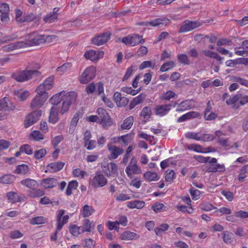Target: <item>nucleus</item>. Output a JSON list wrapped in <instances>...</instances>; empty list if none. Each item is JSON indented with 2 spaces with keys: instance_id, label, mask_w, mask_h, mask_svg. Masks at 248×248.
Returning a JSON list of instances; mask_svg holds the SVG:
<instances>
[{
  "instance_id": "59",
  "label": "nucleus",
  "mask_w": 248,
  "mask_h": 248,
  "mask_svg": "<svg viewBox=\"0 0 248 248\" xmlns=\"http://www.w3.org/2000/svg\"><path fill=\"white\" fill-rule=\"evenodd\" d=\"M231 80L238 82L241 85L248 88V80L247 79L234 76L232 78Z\"/></svg>"
},
{
  "instance_id": "58",
  "label": "nucleus",
  "mask_w": 248,
  "mask_h": 248,
  "mask_svg": "<svg viewBox=\"0 0 248 248\" xmlns=\"http://www.w3.org/2000/svg\"><path fill=\"white\" fill-rule=\"evenodd\" d=\"M231 213V210L226 207H221L215 212V213L217 214L218 216H220L223 215H230Z\"/></svg>"
},
{
  "instance_id": "26",
  "label": "nucleus",
  "mask_w": 248,
  "mask_h": 248,
  "mask_svg": "<svg viewBox=\"0 0 248 248\" xmlns=\"http://www.w3.org/2000/svg\"><path fill=\"white\" fill-rule=\"evenodd\" d=\"M95 212L94 208L88 204L84 205L80 209V214L83 217H88L93 215Z\"/></svg>"
},
{
  "instance_id": "31",
  "label": "nucleus",
  "mask_w": 248,
  "mask_h": 248,
  "mask_svg": "<svg viewBox=\"0 0 248 248\" xmlns=\"http://www.w3.org/2000/svg\"><path fill=\"white\" fill-rule=\"evenodd\" d=\"M82 114L80 112H77L74 114L70 124L69 132L71 134H73L74 133L79 118L82 117Z\"/></svg>"
},
{
  "instance_id": "25",
  "label": "nucleus",
  "mask_w": 248,
  "mask_h": 248,
  "mask_svg": "<svg viewBox=\"0 0 248 248\" xmlns=\"http://www.w3.org/2000/svg\"><path fill=\"white\" fill-rule=\"evenodd\" d=\"M65 163L62 162H53L48 164L46 167V171L55 172L61 170Z\"/></svg>"
},
{
  "instance_id": "2",
  "label": "nucleus",
  "mask_w": 248,
  "mask_h": 248,
  "mask_svg": "<svg viewBox=\"0 0 248 248\" xmlns=\"http://www.w3.org/2000/svg\"><path fill=\"white\" fill-rule=\"evenodd\" d=\"M39 74L37 70H25L18 71L12 74V78L18 82L27 81L31 79L33 76Z\"/></svg>"
},
{
  "instance_id": "35",
  "label": "nucleus",
  "mask_w": 248,
  "mask_h": 248,
  "mask_svg": "<svg viewBox=\"0 0 248 248\" xmlns=\"http://www.w3.org/2000/svg\"><path fill=\"white\" fill-rule=\"evenodd\" d=\"M69 232L72 236L78 237L79 235L83 233V230L81 226L73 224L70 226Z\"/></svg>"
},
{
  "instance_id": "22",
  "label": "nucleus",
  "mask_w": 248,
  "mask_h": 248,
  "mask_svg": "<svg viewBox=\"0 0 248 248\" xmlns=\"http://www.w3.org/2000/svg\"><path fill=\"white\" fill-rule=\"evenodd\" d=\"M194 106V101L192 100H186L181 102L176 108V111H184L189 109Z\"/></svg>"
},
{
  "instance_id": "36",
  "label": "nucleus",
  "mask_w": 248,
  "mask_h": 248,
  "mask_svg": "<svg viewBox=\"0 0 248 248\" xmlns=\"http://www.w3.org/2000/svg\"><path fill=\"white\" fill-rule=\"evenodd\" d=\"M169 22V20L168 19H155L149 22L146 23V26H152L153 27H157L161 24H167Z\"/></svg>"
},
{
  "instance_id": "46",
  "label": "nucleus",
  "mask_w": 248,
  "mask_h": 248,
  "mask_svg": "<svg viewBox=\"0 0 248 248\" xmlns=\"http://www.w3.org/2000/svg\"><path fill=\"white\" fill-rule=\"evenodd\" d=\"M6 197L11 202H16L21 201V198L14 192H9L7 193Z\"/></svg>"
},
{
  "instance_id": "52",
  "label": "nucleus",
  "mask_w": 248,
  "mask_h": 248,
  "mask_svg": "<svg viewBox=\"0 0 248 248\" xmlns=\"http://www.w3.org/2000/svg\"><path fill=\"white\" fill-rule=\"evenodd\" d=\"M237 95L238 105H244L248 102V96L246 94L238 93Z\"/></svg>"
},
{
  "instance_id": "56",
  "label": "nucleus",
  "mask_w": 248,
  "mask_h": 248,
  "mask_svg": "<svg viewBox=\"0 0 248 248\" xmlns=\"http://www.w3.org/2000/svg\"><path fill=\"white\" fill-rule=\"evenodd\" d=\"M14 176L12 175H5L0 177V183L4 184H9L13 182Z\"/></svg>"
},
{
  "instance_id": "33",
  "label": "nucleus",
  "mask_w": 248,
  "mask_h": 248,
  "mask_svg": "<svg viewBox=\"0 0 248 248\" xmlns=\"http://www.w3.org/2000/svg\"><path fill=\"white\" fill-rule=\"evenodd\" d=\"M143 177L147 182L157 181L159 179L157 173L151 171H147L144 173Z\"/></svg>"
},
{
  "instance_id": "42",
  "label": "nucleus",
  "mask_w": 248,
  "mask_h": 248,
  "mask_svg": "<svg viewBox=\"0 0 248 248\" xmlns=\"http://www.w3.org/2000/svg\"><path fill=\"white\" fill-rule=\"evenodd\" d=\"M78 185V182L76 180L69 182L66 190V194L68 196L71 195L72 194V191L77 189Z\"/></svg>"
},
{
  "instance_id": "5",
  "label": "nucleus",
  "mask_w": 248,
  "mask_h": 248,
  "mask_svg": "<svg viewBox=\"0 0 248 248\" xmlns=\"http://www.w3.org/2000/svg\"><path fill=\"white\" fill-rule=\"evenodd\" d=\"M96 75V68L93 66L87 67L79 77V81L81 84H86L93 79Z\"/></svg>"
},
{
  "instance_id": "3",
  "label": "nucleus",
  "mask_w": 248,
  "mask_h": 248,
  "mask_svg": "<svg viewBox=\"0 0 248 248\" xmlns=\"http://www.w3.org/2000/svg\"><path fill=\"white\" fill-rule=\"evenodd\" d=\"M127 176L129 178H133L135 175L141 173V169L137 164V161L135 157H133L128 165L125 170Z\"/></svg>"
},
{
  "instance_id": "29",
  "label": "nucleus",
  "mask_w": 248,
  "mask_h": 248,
  "mask_svg": "<svg viewBox=\"0 0 248 248\" xmlns=\"http://www.w3.org/2000/svg\"><path fill=\"white\" fill-rule=\"evenodd\" d=\"M14 94L19 101H21L26 100L30 96L29 91L23 89H18L15 91Z\"/></svg>"
},
{
  "instance_id": "47",
  "label": "nucleus",
  "mask_w": 248,
  "mask_h": 248,
  "mask_svg": "<svg viewBox=\"0 0 248 248\" xmlns=\"http://www.w3.org/2000/svg\"><path fill=\"white\" fill-rule=\"evenodd\" d=\"M29 170V167L26 164H21L16 166L14 172L18 174H25Z\"/></svg>"
},
{
  "instance_id": "1",
  "label": "nucleus",
  "mask_w": 248,
  "mask_h": 248,
  "mask_svg": "<svg viewBox=\"0 0 248 248\" xmlns=\"http://www.w3.org/2000/svg\"><path fill=\"white\" fill-rule=\"evenodd\" d=\"M77 93L74 91H62L52 95L49 100L50 104L58 105L62 102L60 112L64 114L69 110L70 106L77 101Z\"/></svg>"
},
{
  "instance_id": "45",
  "label": "nucleus",
  "mask_w": 248,
  "mask_h": 248,
  "mask_svg": "<svg viewBox=\"0 0 248 248\" xmlns=\"http://www.w3.org/2000/svg\"><path fill=\"white\" fill-rule=\"evenodd\" d=\"M134 122V118L132 116H129L126 118L121 125V128L123 129H129L132 127Z\"/></svg>"
},
{
  "instance_id": "64",
  "label": "nucleus",
  "mask_w": 248,
  "mask_h": 248,
  "mask_svg": "<svg viewBox=\"0 0 248 248\" xmlns=\"http://www.w3.org/2000/svg\"><path fill=\"white\" fill-rule=\"evenodd\" d=\"M46 154V150L45 148H42L34 152V157L37 159H41L44 157Z\"/></svg>"
},
{
  "instance_id": "20",
  "label": "nucleus",
  "mask_w": 248,
  "mask_h": 248,
  "mask_svg": "<svg viewBox=\"0 0 248 248\" xmlns=\"http://www.w3.org/2000/svg\"><path fill=\"white\" fill-rule=\"evenodd\" d=\"M108 148L110 152L109 158L111 159L117 158L124 152L123 149L110 143L108 144Z\"/></svg>"
},
{
  "instance_id": "37",
  "label": "nucleus",
  "mask_w": 248,
  "mask_h": 248,
  "mask_svg": "<svg viewBox=\"0 0 248 248\" xmlns=\"http://www.w3.org/2000/svg\"><path fill=\"white\" fill-rule=\"evenodd\" d=\"M72 67V64L67 62L63 64L62 66L56 69V72L60 75H62L66 72L69 71Z\"/></svg>"
},
{
  "instance_id": "61",
  "label": "nucleus",
  "mask_w": 248,
  "mask_h": 248,
  "mask_svg": "<svg viewBox=\"0 0 248 248\" xmlns=\"http://www.w3.org/2000/svg\"><path fill=\"white\" fill-rule=\"evenodd\" d=\"M217 115L213 112H210L209 108H207L204 113V118L206 120L210 121L215 119Z\"/></svg>"
},
{
  "instance_id": "28",
  "label": "nucleus",
  "mask_w": 248,
  "mask_h": 248,
  "mask_svg": "<svg viewBox=\"0 0 248 248\" xmlns=\"http://www.w3.org/2000/svg\"><path fill=\"white\" fill-rule=\"evenodd\" d=\"M42 185L45 188H52L58 184V180L55 178H47L42 180Z\"/></svg>"
},
{
  "instance_id": "50",
  "label": "nucleus",
  "mask_w": 248,
  "mask_h": 248,
  "mask_svg": "<svg viewBox=\"0 0 248 248\" xmlns=\"http://www.w3.org/2000/svg\"><path fill=\"white\" fill-rule=\"evenodd\" d=\"M106 225L108 227V229L110 231L114 230L116 231L117 232H119V225L118 223V221H108L106 223Z\"/></svg>"
},
{
  "instance_id": "38",
  "label": "nucleus",
  "mask_w": 248,
  "mask_h": 248,
  "mask_svg": "<svg viewBox=\"0 0 248 248\" xmlns=\"http://www.w3.org/2000/svg\"><path fill=\"white\" fill-rule=\"evenodd\" d=\"M30 139L40 141L45 139L44 135L38 130H34L31 132L29 136Z\"/></svg>"
},
{
  "instance_id": "32",
  "label": "nucleus",
  "mask_w": 248,
  "mask_h": 248,
  "mask_svg": "<svg viewBox=\"0 0 248 248\" xmlns=\"http://www.w3.org/2000/svg\"><path fill=\"white\" fill-rule=\"evenodd\" d=\"M139 238V236L137 233L130 231H125L123 232L120 236V239L124 241L137 239Z\"/></svg>"
},
{
  "instance_id": "62",
  "label": "nucleus",
  "mask_w": 248,
  "mask_h": 248,
  "mask_svg": "<svg viewBox=\"0 0 248 248\" xmlns=\"http://www.w3.org/2000/svg\"><path fill=\"white\" fill-rule=\"evenodd\" d=\"M151 114V109L149 107H145L141 110L140 116L144 119H148Z\"/></svg>"
},
{
  "instance_id": "10",
  "label": "nucleus",
  "mask_w": 248,
  "mask_h": 248,
  "mask_svg": "<svg viewBox=\"0 0 248 248\" xmlns=\"http://www.w3.org/2000/svg\"><path fill=\"white\" fill-rule=\"evenodd\" d=\"M122 42L127 46H133L140 43H144V40L142 39L141 36L133 34L124 37L122 39Z\"/></svg>"
},
{
  "instance_id": "9",
  "label": "nucleus",
  "mask_w": 248,
  "mask_h": 248,
  "mask_svg": "<svg viewBox=\"0 0 248 248\" xmlns=\"http://www.w3.org/2000/svg\"><path fill=\"white\" fill-rule=\"evenodd\" d=\"M185 137L187 139H193L197 141H209L215 139L214 136L208 134H201L193 132L185 134Z\"/></svg>"
},
{
  "instance_id": "19",
  "label": "nucleus",
  "mask_w": 248,
  "mask_h": 248,
  "mask_svg": "<svg viewBox=\"0 0 248 248\" xmlns=\"http://www.w3.org/2000/svg\"><path fill=\"white\" fill-rule=\"evenodd\" d=\"M15 108V106L8 98L4 97L0 100V110L12 111Z\"/></svg>"
},
{
  "instance_id": "18",
  "label": "nucleus",
  "mask_w": 248,
  "mask_h": 248,
  "mask_svg": "<svg viewBox=\"0 0 248 248\" xmlns=\"http://www.w3.org/2000/svg\"><path fill=\"white\" fill-rule=\"evenodd\" d=\"M113 99L116 105L119 108L124 107L129 102V100L127 97L122 96L121 93L118 92H116L114 93Z\"/></svg>"
},
{
  "instance_id": "23",
  "label": "nucleus",
  "mask_w": 248,
  "mask_h": 248,
  "mask_svg": "<svg viewBox=\"0 0 248 248\" xmlns=\"http://www.w3.org/2000/svg\"><path fill=\"white\" fill-rule=\"evenodd\" d=\"M172 104L158 106L155 108V114L159 116L166 115L171 109Z\"/></svg>"
},
{
  "instance_id": "16",
  "label": "nucleus",
  "mask_w": 248,
  "mask_h": 248,
  "mask_svg": "<svg viewBox=\"0 0 248 248\" xmlns=\"http://www.w3.org/2000/svg\"><path fill=\"white\" fill-rule=\"evenodd\" d=\"M107 181V179L103 174H96L90 182V184L94 187H99L105 186Z\"/></svg>"
},
{
  "instance_id": "14",
  "label": "nucleus",
  "mask_w": 248,
  "mask_h": 248,
  "mask_svg": "<svg viewBox=\"0 0 248 248\" xmlns=\"http://www.w3.org/2000/svg\"><path fill=\"white\" fill-rule=\"evenodd\" d=\"M110 35L111 34L109 32L100 34L92 38V42L96 46L103 45L109 40Z\"/></svg>"
},
{
  "instance_id": "51",
  "label": "nucleus",
  "mask_w": 248,
  "mask_h": 248,
  "mask_svg": "<svg viewBox=\"0 0 248 248\" xmlns=\"http://www.w3.org/2000/svg\"><path fill=\"white\" fill-rule=\"evenodd\" d=\"M82 245L84 248H94L95 245V242L91 238H86L82 240Z\"/></svg>"
},
{
  "instance_id": "53",
  "label": "nucleus",
  "mask_w": 248,
  "mask_h": 248,
  "mask_svg": "<svg viewBox=\"0 0 248 248\" xmlns=\"http://www.w3.org/2000/svg\"><path fill=\"white\" fill-rule=\"evenodd\" d=\"M189 193L192 199L196 201L201 198L202 192L198 189L191 188L189 190Z\"/></svg>"
},
{
  "instance_id": "30",
  "label": "nucleus",
  "mask_w": 248,
  "mask_h": 248,
  "mask_svg": "<svg viewBox=\"0 0 248 248\" xmlns=\"http://www.w3.org/2000/svg\"><path fill=\"white\" fill-rule=\"evenodd\" d=\"M59 120L57 108L53 106L50 110L48 121L50 123L55 124L58 122Z\"/></svg>"
},
{
  "instance_id": "6",
  "label": "nucleus",
  "mask_w": 248,
  "mask_h": 248,
  "mask_svg": "<svg viewBox=\"0 0 248 248\" xmlns=\"http://www.w3.org/2000/svg\"><path fill=\"white\" fill-rule=\"evenodd\" d=\"M54 80V76L49 77L36 88L35 92L39 94H48L46 91L50 90L53 87Z\"/></svg>"
},
{
  "instance_id": "40",
  "label": "nucleus",
  "mask_w": 248,
  "mask_h": 248,
  "mask_svg": "<svg viewBox=\"0 0 248 248\" xmlns=\"http://www.w3.org/2000/svg\"><path fill=\"white\" fill-rule=\"evenodd\" d=\"M21 184L22 185L31 189H34L37 185V182L35 180L31 179H26L22 180L21 181Z\"/></svg>"
},
{
  "instance_id": "8",
  "label": "nucleus",
  "mask_w": 248,
  "mask_h": 248,
  "mask_svg": "<svg viewBox=\"0 0 248 248\" xmlns=\"http://www.w3.org/2000/svg\"><path fill=\"white\" fill-rule=\"evenodd\" d=\"M97 112L99 116V123H100L104 128H107L112 124V120L106 110L102 108H99Z\"/></svg>"
},
{
  "instance_id": "24",
  "label": "nucleus",
  "mask_w": 248,
  "mask_h": 248,
  "mask_svg": "<svg viewBox=\"0 0 248 248\" xmlns=\"http://www.w3.org/2000/svg\"><path fill=\"white\" fill-rule=\"evenodd\" d=\"M102 170L107 176H110L117 173V166L114 163L111 162L107 166H103Z\"/></svg>"
},
{
  "instance_id": "63",
  "label": "nucleus",
  "mask_w": 248,
  "mask_h": 248,
  "mask_svg": "<svg viewBox=\"0 0 248 248\" xmlns=\"http://www.w3.org/2000/svg\"><path fill=\"white\" fill-rule=\"evenodd\" d=\"M57 20V14H49L44 18V20L46 23H53Z\"/></svg>"
},
{
  "instance_id": "21",
  "label": "nucleus",
  "mask_w": 248,
  "mask_h": 248,
  "mask_svg": "<svg viewBox=\"0 0 248 248\" xmlns=\"http://www.w3.org/2000/svg\"><path fill=\"white\" fill-rule=\"evenodd\" d=\"M26 47V45L24 41H19L5 45L2 47L4 51H11L17 49Z\"/></svg>"
},
{
  "instance_id": "4",
  "label": "nucleus",
  "mask_w": 248,
  "mask_h": 248,
  "mask_svg": "<svg viewBox=\"0 0 248 248\" xmlns=\"http://www.w3.org/2000/svg\"><path fill=\"white\" fill-rule=\"evenodd\" d=\"M26 47L45 43V35H37L32 33L25 36Z\"/></svg>"
},
{
  "instance_id": "57",
  "label": "nucleus",
  "mask_w": 248,
  "mask_h": 248,
  "mask_svg": "<svg viewBox=\"0 0 248 248\" xmlns=\"http://www.w3.org/2000/svg\"><path fill=\"white\" fill-rule=\"evenodd\" d=\"M46 218L43 217H37L31 219L30 223L32 225H39L45 223L46 222Z\"/></svg>"
},
{
  "instance_id": "39",
  "label": "nucleus",
  "mask_w": 248,
  "mask_h": 248,
  "mask_svg": "<svg viewBox=\"0 0 248 248\" xmlns=\"http://www.w3.org/2000/svg\"><path fill=\"white\" fill-rule=\"evenodd\" d=\"M81 227L83 230V232H91L94 229V224L89 219H86L84 221L83 226Z\"/></svg>"
},
{
  "instance_id": "27",
  "label": "nucleus",
  "mask_w": 248,
  "mask_h": 248,
  "mask_svg": "<svg viewBox=\"0 0 248 248\" xmlns=\"http://www.w3.org/2000/svg\"><path fill=\"white\" fill-rule=\"evenodd\" d=\"M205 170L208 172H221L225 170V168L223 164H217L213 165L210 164L206 167Z\"/></svg>"
},
{
  "instance_id": "11",
  "label": "nucleus",
  "mask_w": 248,
  "mask_h": 248,
  "mask_svg": "<svg viewBox=\"0 0 248 248\" xmlns=\"http://www.w3.org/2000/svg\"><path fill=\"white\" fill-rule=\"evenodd\" d=\"M48 94H39L37 93L35 96L31 100L30 107L32 109L41 108L47 101Z\"/></svg>"
},
{
  "instance_id": "15",
  "label": "nucleus",
  "mask_w": 248,
  "mask_h": 248,
  "mask_svg": "<svg viewBox=\"0 0 248 248\" xmlns=\"http://www.w3.org/2000/svg\"><path fill=\"white\" fill-rule=\"evenodd\" d=\"M202 25V23L198 21H185L179 30L180 32H186L196 29Z\"/></svg>"
},
{
  "instance_id": "13",
  "label": "nucleus",
  "mask_w": 248,
  "mask_h": 248,
  "mask_svg": "<svg viewBox=\"0 0 248 248\" xmlns=\"http://www.w3.org/2000/svg\"><path fill=\"white\" fill-rule=\"evenodd\" d=\"M104 52L103 51H95L90 50L86 52L84 56L86 59L90 60L93 62H97L104 56Z\"/></svg>"
},
{
  "instance_id": "12",
  "label": "nucleus",
  "mask_w": 248,
  "mask_h": 248,
  "mask_svg": "<svg viewBox=\"0 0 248 248\" xmlns=\"http://www.w3.org/2000/svg\"><path fill=\"white\" fill-rule=\"evenodd\" d=\"M65 210L60 209L56 213L57 230L60 231L63 226L66 224L69 219L68 215H64Z\"/></svg>"
},
{
  "instance_id": "34",
  "label": "nucleus",
  "mask_w": 248,
  "mask_h": 248,
  "mask_svg": "<svg viewBox=\"0 0 248 248\" xmlns=\"http://www.w3.org/2000/svg\"><path fill=\"white\" fill-rule=\"evenodd\" d=\"M126 205L130 209H140L144 206L145 202L142 201L135 200L127 202Z\"/></svg>"
},
{
  "instance_id": "55",
  "label": "nucleus",
  "mask_w": 248,
  "mask_h": 248,
  "mask_svg": "<svg viewBox=\"0 0 248 248\" xmlns=\"http://www.w3.org/2000/svg\"><path fill=\"white\" fill-rule=\"evenodd\" d=\"M226 103L229 105H232V107L234 108H237L239 107L238 103L237 101V95L230 97L227 101Z\"/></svg>"
},
{
  "instance_id": "44",
  "label": "nucleus",
  "mask_w": 248,
  "mask_h": 248,
  "mask_svg": "<svg viewBox=\"0 0 248 248\" xmlns=\"http://www.w3.org/2000/svg\"><path fill=\"white\" fill-rule=\"evenodd\" d=\"M202 53L204 55L211 58L216 59L218 61H221L223 60V58L221 57L218 54L214 51L204 50L202 51Z\"/></svg>"
},
{
  "instance_id": "41",
  "label": "nucleus",
  "mask_w": 248,
  "mask_h": 248,
  "mask_svg": "<svg viewBox=\"0 0 248 248\" xmlns=\"http://www.w3.org/2000/svg\"><path fill=\"white\" fill-rule=\"evenodd\" d=\"M134 135L135 134L133 132H131L121 136V142H122L124 145H127L133 141Z\"/></svg>"
},
{
  "instance_id": "60",
  "label": "nucleus",
  "mask_w": 248,
  "mask_h": 248,
  "mask_svg": "<svg viewBox=\"0 0 248 248\" xmlns=\"http://www.w3.org/2000/svg\"><path fill=\"white\" fill-rule=\"evenodd\" d=\"M174 65V63L173 61L168 62L161 66L160 70L162 72L167 71L172 68Z\"/></svg>"
},
{
  "instance_id": "43",
  "label": "nucleus",
  "mask_w": 248,
  "mask_h": 248,
  "mask_svg": "<svg viewBox=\"0 0 248 248\" xmlns=\"http://www.w3.org/2000/svg\"><path fill=\"white\" fill-rule=\"evenodd\" d=\"M72 174L75 177L83 179L88 176V173L83 170L77 168L73 170Z\"/></svg>"
},
{
  "instance_id": "54",
  "label": "nucleus",
  "mask_w": 248,
  "mask_h": 248,
  "mask_svg": "<svg viewBox=\"0 0 248 248\" xmlns=\"http://www.w3.org/2000/svg\"><path fill=\"white\" fill-rule=\"evenodd\" d=\"M176 96V94L174 92L169 90L163 93L161 98L162 99L169 101L171 98H175Z\"/></svg>"
},
{
  "instance_id": "17",
  "label": "nucleus",
  "mask_w": 248,
  "mask_h": 248,
  "mask_svg": "<svg viewBox=\"0 0 248 248\" xmlns=\"http://www.w3.org/2000/svg\"><path fill=\"white\" fill-rule=\"evenodd\" d=\"M187 147L189 150L203 154L214 152L215 151V150L211 147L204 148L200 145L197 144H190L188 145Z\"/></svg>"
},
{
  "instance_id": "48",
  "label": "nucleus",
  "mask_w": 248,
  "mask_h": 248,
  "mask_svg": "<svg viewBox=\"0 0 248 248\" xmlns=\"http://www.w3.org/2000/svg\"><path fill=\"white\" fill-rule=\"evenodd\" d=\"M11 145L9 141L5 140H0V156L3 155V151L8 149Z\"/></svg>"
},
{
  "instance_id": "7",
  "label": "nucleus",
  "mask_w": 248,
  "mask_h": 248,
  "mask_svg": "<svg viewBox=\"0 0 248 248\" xmlns=\"http://www.w3.org/2000/svg\"><path fill=\"white\" fill-rule=\"evenodd\" d=\"M42 114V110L38 109L27 115L24 122V127L25 128H28L36 123L40 119Z\"/></svg>"
},
{
  "instance_id": "49",
  "label": "nucleus",
  "mask_w": 248,
  "mask_h": 248,
  "mask_svg": "<svg viewBox=\"0 0 248 248\" xmlns=\"http://www.w3.org/2000/svg\"><path fill=\"white\" fill-rule=\"evenodd\" d=\"M199 207L201 210L206 212L210 211L216 208V207H214L212 204L206 202H202L200 204Z\"/></svg>"
}]
</instances>
